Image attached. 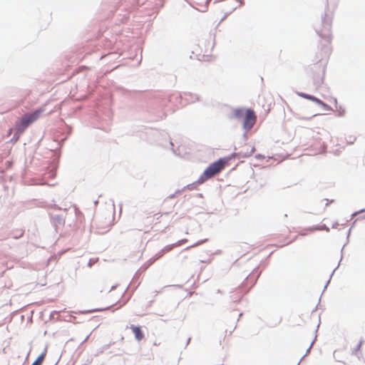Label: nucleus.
<instances>
[{"label":"nucleus","instance_id":"obj_1","mask_svg":"<svg viewBox=\"0 0 365 365\" xmlns=\"http://www.w3.org/2000/svg\"><path fill=\"white\" fill-rule=\"evenodd\" d=\"M215 45V41L213 36H210L207 39L202 38L194 47L192 54L200 61L211 62L215 59L212 53Z\"/></svg>","mask_w":365,"mask_h":365},{"label":"nucleus","instance_id":"obj_2","mask_svg":"<svg viewBox=\"0 0 365 365\" xmlns=\"http://www.w3.org/2000/svg\"><path fill=\"white\" fill-rule=\"evenodd\" d=\"M227 160L220 158L218 160L211 163L197 180L196 183L201 185L208 179L220 173L225 167Z\"/></svg>","mask_w":365,"mask_h":365},{"label":"nucleus","instance_id":"obj_3","mask_svg":"<svg viewBox=\"0 0 365 365\" xmlns=\"http://www.w3.org/2000/svg\"><path fill=\"white\" fill-rule=\"evenodd\" d=\"M325 67L323 65H314L309 69V77L314 85L318 88L324 83Z\"/></svg>","mask_w":365,"mask_h":365},{"label":"nucleus","instance_id":"obj_4","mask_svg":"<svg viewBox=\"0 0 365 365\" xmlns=\"http://www.w3.org/2000/svg\"><path fill=\"white\" fill-rule=\"evenodd\" d=\"M159 217L160 216H158V215H153L142 218L138 230L144 232L145 233L148 232L153 228V225L156 223L155 220H158Z\"/></svg>","mask_w":365,"mask_h":365},{"label":"nucleus","instance_id":"obj_5","mask_svg":"<svg viewBox=\"0 0 365 365\" xmlns=\"http://www.w3.org/2000/svg\"><path fill=\"white\" fill-rule=\"evenodd\" d=\"M43 112V109H38L34 111L31 113L24 115L21 120L20 125L24 130L26 129L30 124L36 121L40 115Z\"/></svg>","mask_w":365,"mask_h":365},{"label":"nucleus","instance_id":"obj_6","mask_svg":"<svg viewBox=\"0 0 365 365\" xmlns=\"http://www.w3.org/2000/svg\"><path fill=\"white\" fill-rule=\"evenodd\" d=\"M257 121V115L253 110L247 109L243 119V128L245 130H250Z\"/></svg>","mask_w":365,"mask_h":365},{"label":"nucleus","instance_id":"obj_7","mask_svg":"<svg viewBox=\"0 0 365 365\" xmlns=\"http://www.w3.org/2000/svg\"><path fill=\"white\" fill-rule=\"evenodd\" d=\"M289 232H290L288 229H284L283 230V234H282L283 237L281 236V235H278L276 237V240L279 243V247H283V246L287 245L291 242V240H289Z\"/></svg>","mask_w":365,"mask_h":365},{"label":"nucleus","instance_id":"obj_8","mask_svg":"<svg viewBox=\"0 0 365 365\" xmlns=\"http://www.w3.org/2000/svg\"><path fill=\"white\" fill-rule=\"evenodd\" d=\"M130 329H132L135 337L138 341H141L143 339L144 334L140 327L132 325Z\"/></svg>","mask_w":365,"mask_h":365},{"label":"nucleus","instance_id":"obj_9","mask_svg":"<svg viewBox=\"0 0 365 365\" xmlns=\"http://www.w3.org/2000/svg\"><path fill=\"white\" fill-rule=\"evenodd\" d=\"M247 112V109L237 108L234 110L233 115L234 117L238 120L244 119L245 115V113Z\"/></svg>","mask_w":365,"mask_h":365},{"label":"nucleus","instance_id":"obj_10","mask_svg":"<svg viewBox=\"0 0 365 365\" xmlns=\"http://www.w3.org/2000/svg\"><path fill=\"white\" fill-rule=\"evenodd\" d=\"M45 356L46 352L42 353L41 355L38 356V358L35 360L32 365H41L44 361Z\"/></svg>","mask_w":365,"mask_h":365},{"label":"nucleus","instance_id":"obj_11","mask_svg":"<svg viewBox=\"0 0 365 365\" xmlns=\"http://www.w3.org/2000/svg\"><path fill=\"white\" fill-rule=\"evenodd\" d=\"M312 101L317 103L319 106H322L324 107L327 106V105L323 101H322L320 99H319L314 96L312 97Z\"/></svg>","mask_w":365,"mask_h":365},{"label":"nucleus","instance_id":"obj_12","mask_svg":"<svg viewBox=\"0 0 365 365\" xmlns=\"http://www.w3.org/2000/svg\"><path fill=\"white\" fill-rule=\"evenodd\" d=\"M298 95L304 98H306V99H308L310 101H312V97H313V96H310L309 94L304 93H298Z\"/></svg>","mask_w":365,"mask_h":365},{"label":"nucleus","instance_id":"obj_13","mask_svg":"<svg viewBox=\"0 0 365 365\" xmlns=\"http://www.w3.org/2000/svg\"><path fill=\"white\" fill-rule=\"evenodd\" d=\"M110 229V225H107L106 227H105V230L104 231H102L101 232V233H103V232H106L107 231H108Z\"/></svg>","mask_w":365,"mask_h":365},{"label":"nucleus","instance_id":"obj_14","mask_svg":"<svg viewBox=\"0 0 365 365\" xmlns=\"http://www.w3.org/2000/svg\"><path fill=\"white\" fill-rule=\"evenodd\" d=\"M361 344H362V341H360V342L357 344V346H356V351H357V350H359V349H360V347H361Z\"/></svg>","mask_w":365,"mask_h":365}]
</instances>
